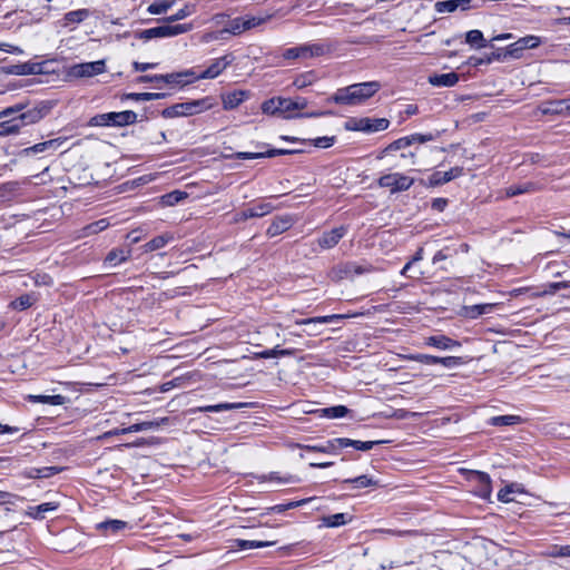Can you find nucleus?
<instances>
[{
    "label": "nucleus",
    "mask_w": 570,
    "mask_h": 570,
    "mask_svg": "<svg viewBox=\"0 0 570 570\" xmlns=\"http://www.w3.org/2000/svg\"><path fill=\"white\" fill-rule=\"evenodd\" d=\"M459 75L456 72L449 73H433L429 76L428 81L434 87H453L459 82Z\"/></svg>",
    "instance_id": "aec40b11"
},
{
    "label": "nucleus",
    "mask_w": 570,
    "mask_h": 570,
    "mask_svg": "<svg viewBox=\"0 0 570 570\" xmlns=\"http://www.w3.org/2000/svg\"><path fill=\"white\" fill-rule=\"evenodd\" d=\"M570 287V281H566V282H556V283H550L547 288L543 291V295H553L554 293H557L559 289H562V288H568Z\"/></svg>",
    "instance_id": "e2e57ef3"
},
{
    "label": "nucleus",
    "mask_w": 570,
    "mask_h": 570,
    "mask_svg": "<svg viewBox=\"0 0 570 570\" xmlns=\"http://www.w3.org/2000/svg\"><path fill=\"white\" fill-rule=\"evenodd\" d=\"M537 190V185L531 181L511 185L508 188H505V196L507 197H514L518 195L527 194V193H533Z\"/></svg>",
    "instance_id": "cd10ccee"
},
{
    "label": "nucleus",
    "mask_w": 570,
    "mask_h": 570,
    "mask_svg": "<svg viewBox=\"0 0 570 570\" xmlns=\"http://www.w3.org/2000/svg\"><path fill=\"white\" fill-rule=\"evenodd\" d=\"M495 307V304H476L465 307V316L470 318H476L483 314L491 313Z\"/></svg>",
    "instance_id": "72a5a7b5"
},
{
    "label": "nucleus",
    "mask_w": 570,
    "mask_h": 570,
    "mask_svg": "<svg viewBox=\"0 0 570 570\" xmlns=\"http://www.w3.org/2000/svg\"><path fill=\"white\" fill-rule=\"evenodd\" d=\"M435 11L439 13L444 12H454L456 9V2L455 0H445V1H438L434 4Z\"/></svg>",
    "instance_id": "680f3d73"
},
{
    "label": "nucleus",
    "mask_w": 570,
    "mask_h": 570,
    "mask_svg": "<svg viewBox=\"0 0 570 570\" xmlns=\"http://www.w3.org/2000/svg\"><path fill=\"white\" fill-rule=\"evenodd\" d=\"M28 180L23 181H7L0 185V202H9L21 195L22 185Z\"/></svg>",
    "instance_id": "f3484780"
},
{
    "label": "nucleus",
    "mask_w": 570,
    "mask_h": 570,
    "mask_svg": "<svg viewBox=\"0 0 570 570\" xmlns=\"http://www.w3.org/2000/svg\"><path fill=\"white\" fill-rule=\"evenodd\" d=\"M414 183V179L400 173L383 175L379 178L380 187L389 188L391 193L407 190Z\"/></svg>",
    "instance_id": "1a4fd4ad"
},
{
    "label": "nucleus",
    "mask_w": 570,
    "mask_h": 570,
    "mask_svg": "<svg viewBox=\"0 0 570 570\" xmlns=\"http://www.w3.org/2000/svg\"><path fill=\"white\" fill-rule=\"evenodd\" d=\"M508 60L507 59V53L504 51V49H497L495 51L489 53L484 59H479L474 62V65H480V63H491L493 61H505Z\"/></svg>",
    "instance_id": "6e6d98bb"
},
{
    "label": "nucleus",
    "mask_w": 570,
    "mask_h": 570,
    "mask_svg": "<svg viewBox=\"0 0 570 570\" xmlns=\"http://www.w3.org/2000/svg\"><path fill=\"white\" fill-rule=\"evenodd\" d=\"M317 77L314 71H307L298 75L293 81V86L297 89H303L307 86L313 85L316 81Z\"/></svg>",
    "instance_id": "ea45409f"
},
{
    "label": "nucleus",
    "mask_w": 570,
    "mask_h": 570,
    "mask_svg": "<svg viewBox=\"0 0 570 570\" xmlns=\"http://www.w3.org/2000/svg\"><path fill=\"white\" fill-rule=\"evenodd\" d=\"M455 2H456V9H459L461 11H468L472 8H474V9L481 8L484 3L483 0H481L476 3H473V0H455Z\"/></svg>",
    "instance_id": "0e129e2a"
},
{
    "label": "nucleus",
    "mask_w": 570,
    "mask_h": 570,
    "mask_svg": "<svg viewBox=\"0 0 570 570\" xmlns=\"http://www.w3.org/2000/svg\"><path fill=\"white\" fill-rule=\"evenodd\" d=\"M61 144L62 141L60 139H50L22 149L20 155L30 156L32 154L43 153L48 149H57Z\"/></svg>",
    "instance_id": "393cba45"
},
{
    "label": "nucleus",
    "mask_w": 570,
    "mask_h": 570,
    "mask_svg": "<svg viewBox=\"0 0 570 570\" xmlns=\"http://www.w3.org/2000/svg\"><path fill=\"white\" fill-rule=\"evenodd\" d=\"M426 345L436 347L439 350H452L453 347H460L461 344L445 335H435L426 338Z\"/></svg>",
    "instance_id": "b1692460"
},
{
    "label": "nucleus",
    "mask_w": 570,
    "mask_h": 570,
    "mask_svg": "<svg viewBox=\"0 0 570 570\" xmlns=\"http://www.w3.org/2000/svg\"><path fill=\"white\" fill-rule=\"evenodd\" d=\"M165 97V94H158V92H140V94H128L126 95L127 99H131L135 101H151L157 100Z\"/></svg>",
    "instance_id": "3c124183"
},
{
    "label": "nucleus",
    "mask_w": 570,
    "mask_h": 570,
    "mask_svg": "<svg viewBox=\"0 0 570 570\" xmlns=\"http://www.w3.org/2000/svg\"><path fill=\"white\" fill-rule=\"evenodd\" d=\"M384 442L385 441H356V440H351L347 438H338V441H337L338 445H341V449H344L347 446H353L354 449L360 450V451H368V450L373 449L374 445L381 444Z\"/></svg>",
    "instance_id": "a878e982"
},
{
    "label": "nucleus",
    "mask_w": 570,
    "mask_h": 570,
    "mask_svg": "<svg viewBox=\"0 0 570 570\" xmlns=\"http://www.w3.org/2000/svg\"><path fill=\"white\" fill-rule=\"evenodd\" d=\"M176 3V0H157L150 3L147 8L149 14H164L171 9Z\"/></svg>",
    "instance_id": "7c9ffc66"
},
{
    "label": "nucleus",
    "mask_w": 570,
    "mask_h": 570,
    "mask_svg": "<svg viewBox=\"0 0 570 570\" xmlns=\"http://www.w3.org/2000/svg\"><path fill=\"white\" fill-rule=\"evenodd\" d=\"M246 406V403H219L215 405L199 406L198 412H223L228 410H237Z\"/></svg>",
    "instance_id": "473e14b6"
},
{
    "label": "nucleus",
    "mask_w": 570,
    "mask_h": 570,
    "mask_svg": "<svg viewBox=\"0 0 570 570\" xmlns=\"http://www.w3.org/2000/svg\"><path fill=\"white\" fill-rule=\"evenodd\" d=\"M223 31L225 33V37L228 35L238 36L243 33L244 24H243V17L234 18L226 22L225 27L223 28Z\"/></svg>",
    "instance_id": "c9c22d12"
},
{
    "label": "nucleus",
    "mask_w": 570,
    "mask_h": 570,
    "mask_svg": "<svg viewBox=\"0 0 570 570\" xmlns=\"http://www.w3.org/2000/svg\"><path fill=\"white\" fill-rule=\"evenodd\" d=\"M275 544L274 541H256V540H236V547L240 549H256V548H265Z\"/></svg>",
    "instance_id": "49530a36"
},
{
    "label": "nucleus",
    "mask_w": 570,
    "mask_h": 570,
    "mask_svg": "<svg viewBox=\"0 0 570 570\" xmlns=\"http://www.w3.org/2000/svg\"><path fill=\"white\" fill-rule=\"evenodd\" d=\"M544 115H570V100H553L544 102L541 107Z\"/></svg>",
    "instance_id": "6ab92c4d"
},
{
    "label": "nucleus",
    "mask_w": 570,
    "mask_h": 570,
    "mask_svg": "<svg viewBox=\"0 0 570 570\" xmlns=\"http://www.w3.org/2000/svg\"><path fill=\"white\" fill-rule=\"evenodd\" d=\"M504 51L507 53V59H509V58L519 59L523 53V50L521 48H519L517 41L511 43L510 46H508L504 49Z\"/></svg>",
    "instance_id": "774afa93"
},
{
    "label": "nucleus",
    "mask_w": 570,
    "mask_h": 570,
    "mask_svg": "<svg viewBox=\"0 0 570 570\" xmlns=\"http://www.w3.org/2000/svg\"><path fill=\"white\" fill-rule=\"evenodd\" d=\"M196 11L195 4H186L184 8L179 9L175 14L167 17V22H175L178 20H183L188 16L193 14Z\"/></svg>",
    "instance_id": "603ef678"
},
{
    "label": "nucleus",
    "mask_w": 570,
    "mask_h": 570,
    "mask_svg": "<svg viewBox=\"0 0 570 570\" xmlns=\"http://www.w3.org/2000/svg\"><path fill=\"white\" fill-rule=\"evenodd\" d=\"M130 249L115 248L108 253L105 262L111 266H116L122 262H126L130 256Z\"/></svg>",
    "instance_id": "c85d7f7f"
},
{
    "label": "nucleus",
    "mask_w": 570,
    "mask_h": 570,
    "mask_svg": "<svg viewBox=\"0 0 570 570\" xmlns=\"http://www.w3.org/2000/svg\"><path fill=\"white\" fill-rule=\"evenodd\" d=\"M412 145V139H410L409 137H402L393 142H391L381 154V156H379V158H383L385 155L392 153V151H396V150H401V149H404L409 146Z\"/></svg>",
    "instance_id": "37998d69"
},
{
    "label": "nucleus",
    "mask_w": 570,
    "mask_h": 570,
    "mask_svg": "<svg viewBox=\"0 0 570 570\" xmlns=\"http://www.w3.org/2000/svg\"><path fill=\"white\" fill-rule=\"evenodd\" d=\"M193 29V24L183 23V24H164L154 27L150 29H145L136 32V37L144 41H148L154 38H171L181 33H186Z\"/></svg>",
    "instance_id": "423d86ee"
},
{
    "label": "nucleus",
    "mask_w": 570,
    "mask_h": 570,
    "mask_svg": "<svg viewBox=\"0 0 570 570\" xmlns=\"http://www.w3.org/2000/svg\"><path fill=\"white\" fill-rule=\"evenodd\" d=\"M517 42L519 48H521L524 51L525 49L537 48L541 43V40L537 36H527L520 38L519 40H517Z\"/></svg>",
    "instance_id": "4d7b16f0"
},
{
    "label": "nucleus",
    "mask_w": 570,
    "mask_h": 570,
    "mask_svg": "<svg viewBox=\"0 0 570 570\" xmlns=\"http://www.w3.org/2000/svg\"><path fill=\"white\" fill-rule=\"evenodd\" d=\"M187 197V193L181 190H174L171 193H168L161 197L163 204L166 206H175L180 200L185 199Z\"/></svg>",
    "instance_id": "8fccbe9b"
},
{
    "label": "nucleus",
    "mask_w": 570,
    "mask_h": 570,
    "mask_svg": "<svg viewBox=\"0 0 570 570\" xmlns=\"http://www.w3.org/2000/svg\"><path fill=\"white\" fill-rule=\"evenodd\" d=\"M344 483H352L355 485V488H358V489L379 485V481H376L367 475H360L354 479H346V480H344Z\"/></svg>",
    "instance_id": "a18cd8bd"
},
{
    "label": "nucleus",
    "mask_w": 570,
    "mask_h": 570,
    "mask_svg": "<svg viewBox=\"0 0 570 570\" xmlns=\"http://www.w3.org/2000/svg\"><path fill=\"white\" fill-rule=\"evenodd\" d=\"M262 110L264 114L279 116L286 119L302 117V112H297L294 108L293 99L276 97L263 102Z\"/></svg>",
    "instance_id": "39448f33"
},
{
    "label": "nucleus",
    "mask_w": 570,
    "mask_h": 570,
    "mask_svg": "<svg viewBox=\"0 0 570 570\" xmlns=\"http://www.w3.org/2000/svg\"><path fill=\"white\" fill-rule=\"evenodd\" d=\"M174 237L170 234L159 235L144 245L145 252H154L165 247Z\"/></svg>",
    "instance_id": "f704fd0d"
},
{
    "label": "nucleus",
    "mask_w": 570,
    "mask_h": 570,
    "mask_svg": "<svg viewBox=\"0 0 570 570\" xmlns=\"http://www.w3.org/2000/svg\"><path fill=\"white\" fill-rule=\"evenodd\" d=\"M468 479L470 481L476 482L479 485H484V490L480 492V497L487 499L490 497L492 489H491V479L490 475L485 472L481 471H469Z\"/></svg>",
    "instance_id": "4be33fe9"
},
{
    "label": "nucleus",
    "mask_w": 570,
    "mask_h": 570,
    "mask_svg": "<svg viewBox=\"0 0 570 570\" xmlns=\"http://www.w3.org/2000/svg\"><path fill=\"white\" fill-rule=\"evenodd\" d=\"M521 422V417L518 415H500L490 419V424L493 426H505L514 425Z\"/></svg>",
    "instance_id": "79ce46f5"
},
{
    "label": "nucleus",
    "mask_w": 570,
    "mask_h": 570,
    "mask_svg": "<svg viewBox=\"0 0 570 570\" xmlns=\"http://www.w3.org/2000/svg\"><path fill=\"white\" fill-rule=\"evenodd\" d=\"M381 88L377 81L354 83L338 89L331 98L335 104L356 106L374 96Z\"/></svg>",
    "instance_id": "f03ea898"
},
{
    "label": "nucleus",
    "mask_w": 570,
    "mask_h": 570,
    "mask_svg": "<svg viewBox=\"0 0 570 570\" xmlns=\"http://www.w3.org/2000/svg\"><path fill=\"white\" fill-rule=\"evenodd\" d=\"M295 350L293 348H284L281 350L278 346L272 348V350H265L256 354L259 358H272V357H279V356H292L294 355Z\"/></svg>",
    "instance_id": "4c0bfd02"
},
{
    "label": "nucleus",
    "mask_w": 570,
    "mask_h": 570,
    "mask_svg": "<svg viewBox=\"0 0 570 570\" xmlns=\"http://www.w3.org/2000/svg\"><path fill=\"white\" fill-rule=\"evenodd\" d=\"M2 71L7 75L17 76L37 75L41 71V67L36 62H23L3 67Z\"/></svg>",
    "instance_id": "2eb2a0df"
},
{
    "label": "nucleus",
    "mask_w": 570,
    "mask_h": 570,
    "mask_svg": "<svg viewBox=\"0 0 570 570\" xmlns=\"http://www.w3.org/2000/svg\"><path fill=\"white\" fill-rule=\"evenodd\" d=\"M465 41L471 45L475 46L476 48H484L487 47L485 40L483 38V33L480 30H470L465 35Z\"/></svg>",
    "instance_id": "c03bdc74"
},
{
    "label": "nucleus",
    "mask_w": 570,
    "mask_h": 570,
    "mask_svg": "<svg viewBox=\"0 0 570 570\" xmlns=\"http://www.w3.org/2000/svg\"><path fill=\"white\" fill-rule=\"evenodd\" d=\"M346 234V228L343 226L336 227L330 232L323 233L317 239L320 247L328 249L334 247Z\"/></svg>",
    "instance_id": "4468645a"
},
{
    "label": "nucleus",
    "mask_w": 570,
    "mask_h": 570,
    "mask_svg": "<svg viewBox=\"0 0 570 570\" xmlns=\"http://www.w3.org/2000/svg\"><path fill=\"white\" fill-rule=\"evenodd\" d=\"M106 71L105 60L77 63L70 67L68 75L75 78H90Z\"/></svg>",
    "instance_id": "9d476101"
},
{
    "label": "nucleus",
    "mask_w": 570,
    "mask_h": 570,
    "mask_svg": "<svg viewBox=\"0 0 570 570\" xmlns=\"http://www.w3.org/2000/svg\"><path fill=\"white\" fill-rule=\"evenodd\" d=\"M136 121L137 114L131 110H125L119 112H107L96 115L90 119V125L122 127L127 125H132Z\"/></svg>",
    "instance_id": "0eeeda50"
},
{
    "label": "nucleus",
    "mask_w": 570,
    "mask_h": 570,
    "mask_svg": "<svg viewBox=\"0 0 570 570\" xmlns=\"http://www.w3.org/2000/svg\"><path fill=\"white\" fill-rule=\"evenodd\" d=\"M275 207L271 203H262L250 208L249 216L263 217L269 214Z\"/></svg>",
    "instance_id": "13d9d810"
},
{
    "label": "nucleus",
    "mask_w": 570,
    "mask_h": 570,
    "mask_svg": "<svg viewBox=\"0 0 570 570\" xmlns=\"http://www.w3.org/2000/svg\"><path fill=\"white\" fill-rule=\"evenodd\" d=\"M212 106L213 104L210 102V98L206 97L197 100L175 104L170 107L165 108L161 115L165 118L194 116L210 109Z\"/></svg>",
    "instance_id": "7ed1b4c3"
},
{
    "label": "nucleus",
    "mask_w": 570,
    "mask_h": 570,
    "mask_svg": "<svg viewBox=\"0 0 570 570\" xmlns=\"http://www.w3.org/2000/svg\"><path fill=\"white\" fill-rule=\"evenodd\" d=\"M29 401L33 403H43L50 405H62L66 402V396L57 395H29Z\"/></svg>",
    "instance_id": "2f4dec72"
},
{
    "label": "nucleus",
    "mask_w": 570,
    "mask_h": 570,
    "mask_svg": "<svg viewBox=\"0 0 570 570\" xmlns=\"http://www.w3.org/2000/svg\"><path fill=\"white\" fill-rule=\"evenodd\" d=\"M321 412L323 416L338 419L344 417L347 414L348 409L344 405H336L332 407H324L321 410Z\"/></svg>",
    "instance_id": "09e8293b"
},
{
    "label": "nucleus",
    "mask_w": 570,
    "mask_h": 570,
    "mask_svg": "<svg viewBox=\"0 0 570 570\" xmlns=\"http://www.w3.org/2000/svg\"><path fill=\"white\" fill-rule=\"evenodd\" d=\"M58 509V503L56 502H46L41 503L36 507L29 508V515L36 518V519H43L46 518V513L52 512Z\"/></svg>",
    "instance_id": "c756f323"
},
{
    "label": "nucleus",
    "mask_w": 570,
    "mask_h": 570,
    "mask_svg": "<svg viewBox=\"0 0 570 570\" xmlns=\"http://www.w3.org/2000/svg\"><path fill=\"white\" fill-rule=\"evenodd\" d=\"M272 14H268V16H265V17H243V24H244V30H250L255 27H258L265 22H267L268 20L272 19Z\"/></svg>",
    "instance_id": "864d4df0"
},
{
    "label": "nucleus",
    "mask_w": 570,
    "mask_h": 570,
    "mask_svg": "<svg viewBox=\"0 0 570 570\" xmlns=\"http://www.w3.org/2000/svg\"><path fill=\"white\" fill-rule=\"evenodd\" d=\"M514 493V484H510L501 489L498 493V499L502 502H511L514 499L511 494Z\"/></svg>",
    "instance_id": "338daca9"
},
{
    "label": "nucleus",
    "mask_w": 570,
    "mask_h": 570,
    "mask_svg": "<svg viewBox=\"0 0 570 570\" xmlns=\"http://www.w3.org/2000/svg\"><path fill=\"white\" fill-rule=\"evenodd\" d=\"M348 521H351V517L346 513H336L323 518L324 524L328 528L340 527L346 524Z\"/></svg>",
    "instance_id": "58836bf2"
},
{
    "label": "nucleus",
    "mask_w": 570,
    "mask_h": 570,
    "mask_svg": "<svg viewBox=\"0 0 570 570\" xmlns=\"http://www.w3.org/2000/svg\"><path fill=\"white\" fill-rule=\"evenodd\" d=\"M23 109L22 104H17L0 111V119L7 118L0 122V137L17 135L22 127L36 124L43 117L42 111L38 108L26 111Z\"/></svg>",
    "instance_id": "f257e3e1"
},
{
    "label": "nucleus",
    "mask_w": 570,
    "mask_h": 570,
    "mask_svg": "<svg viewBox=\"0 0 570 570\" xmlns=\"http://www.w3.org/2000/svg\"><path fill=\"white\" fill-rule=\"evenodd\" d=\"M234 60L235 57L232 53L214 59L208 68H206L202 73L197 76L195 75L194 79H214L230 66Z\"/></svg>",
    "instance_id": "f8f14e48"
},
{
    "label": "nucleus",
    "mask_w": 570,
    "mask_h": 570,
    "mask_svg": "<svg viewBox=\"0 0 570 570\" xmlns=\"http://www.w3.org/2000/svg\"><path fill=\"white\" fill-rule=\"evenodd\" d=\"M337 441H338V438L328 440L323 445L297 444V446L303 450L311 451V452L336 454L337 451L341 449V445H338Z\"/></svg>",
    "instance_id": "5701e85b"
},
{
    "label": "nucleus",
    "mask_w": 570,
    "mask_h": 570,
    "mask_svg": "<svg viewBox=\"0 0 570 570\" xmlns=\"http://www.w3.org/2000/svg\"><path fill=\"white\" fill-rule=\"evenodd\" d=\"M167 423H168V417H163L160 420L145 421V422L137 423V424H138L139 431L141 432V431H147V430H157L158 428H160L161 425L167 424Z\"/></svg>",
    "instance_id": "052dcab7"
},
{
    "label": "nucleus",
    "mask_w": 570,
    "mask_h": 570,
    "mask_svg": "<svg viewBox=\"0 0 570 570\" xmlns=\"http://www.w3.org/2000/svg\"><path fill=\"white\" fill-rule=\"evenodd\" d=\"M333 47L327 41H321L315 43H304L297 47L288 48L284 51L283 57L285 59H309L317 58L330 53Z\"/></svg>",
    "instance_id": "20e7f679"
},
{
    "label": "nucleus",
    "mask_w": 570,
    "mask_h": 570,
    "mask_svg": "<svg viewBox=\"0 0 570 570\" xmlns=\"http://www.w3.org/2000/svg\"><path fill=\"white\" fill-rule=\"evenodd\" d=\"M293 223L294 220L291 215L276 216L266 233L269 237H275L289 229Z\"/></svg>",
    "instance_id": "dca6fc26"
},
{
    "label": "nucleus",
    "mask_w": 570,
    "mask_h": 570,
    "mask_svg": "<svg viewBox=\"0 0 570 570\" xmlns=\"http://www.w3.org/2000/svg\"><path fill=\"white\" fill-rule=\"evenodd\" d=\"M247 98V92L236 90L223 96V107L226 110L238 107Z\"/></svg>",
    "instance_id": "bb28decb"
},
{
    "label": "nucleus",
    "mask_w": 570,
    "mask_h": 570,
    "mask_svg": "<svg viewBox=\"0 0 570 570\" xmlns=\"http://www.w3.org/2000/svg\"><path fill=\"white\" fill-rule=\"evenodd\" d=\"M225 39H227V37H225L223 29L218 30V31L206 32L202 37V41L205 43L216 41V40H225Z\"/></svg>",
    "instance_id": "69168bd1"
},
{
    "label": "nucleus",
    "mask_w": 570,
    "mask_h": 570,
    "mask_svg": "<svg viewBox=\"0 0 570 570\" xmlns=\"http://www.w3.org/2000/svg\"><path fill=\"white\" fill-rule=\"evenodd\" d=\"M95 529L101 535L117 538L130 530L131 527L126 521L110 519L96 523Z\"/></svg>",
    "instance_id": "9b49d317"
},
{
    "label": "nucleus",
    "mask_w": 570,
    "mask_h": 570,
    "mask_svg": "<svg viewBox=\"0 0 570 570\" xmlns=\"http://www.w3.org/2000/svg\"><path fill=\"white\" fill-rule=\"evenodd\" d=\"M108 226H109L108 219L101 218L95 223L87 225L83 228V232L86 235H94V234L105 230Z\"/></svg>",
    "instance_id": "5fc2aeb1"
},
{
    "label": "nucleus",
    "mask_w": 570,
    "mask_h": 570,
    "mask_svg": "<svg viewBox=\"0 0 570 570\" xmlns=\"http://www.w3.org/2000/svg\"><path fill=\"white\" fill-rule=\"evenodd\" d=\"M409 358L420 362V363H423V364H429V365L440 363L444 367H448V368L459 366L463 363L462 358L459 356L439 357V356H433V355H429V354H415V355L409 356Z\"/></svg>",
    "instance_id": "ddd939ff"
},
{
    "label": "nucleus",
    "mask_w": 570,
    "mask_h": 570,
    "mask_svg": "<svg viewBox=\"0 0 570 570\" xmlns=\"http://www.w3.org/2000/svg\"><path fill=\"white\" fill-rule=\"evenodd\" d=\"M342 317H343L342 315L317 316V317H312V318L298 320L295 323L297 325H306V326L307 325H313V326H315V325H321V324H330L333 321L342 318Z\"/></svg>",
    "instance_id": "e433bc0d"
},
{
    "label": "nucleus",
    "mask_w": 570,
    "mask_h": 570,
    "mask_svg": "<svg viewBox=\"0 0 570 570\" xmlns=\"http://www.w3.org/2000/svg\"><path fill=\"white\" fill-rule=\"evenodd\" d=\"M549 556L552 558H570V544L553 546L549 550Z\"/></svg>",
    "instance_id": "bf43d9fd"
},
{
    "label": "nucleus",
    "mask_w": 570,
    "mask_h": 570,
    "mask_svg": "<svg viewBox=\"0 0 570 570\" xmlns=\"http://www.w3.org/2000/svg\"><path fill=\"white\" fill-rule=\"evenodd\" d=\"M463 174L462 167H453L448 171H435L430 176V185L440 186L452 179L460 177Z\"/></svg>",
    "instance_id": "a211bd4d"
},
{
    "label": "nucleus",
    "mask_w": 570,
    "mask_h": 570,
    "mask_svg": "<svg viewBox=\"0 0 570 570\" xmlns=\"http://www.w3.org/2000/svg\"><path fill=\"white\" fill-rule=\"evenodd\" d=\"M390 125L386 118H353L346 124V128L351 130L364 131V132H377L385 130Z\"/></svg>",
    "instance_id": "6e6552de"
},
{
    "label": "nucleus",
    "mask_w": 570,
    "mask_h": 570,
    "mask_svg": "<svg viewBox=\"0 0 570 570\" xmlns=\"http://www.w3.org/2000/svg\"><path fill=\"white\" fill-rule=\"evenodd\" d=\"M36 301L35 294H24L11 302V306L14 309L23 311L32 306Z\"/></svg>",
    "instance_id": "a19ab883"
},
{
    "label": "nucleus",
    "mask_w": 570,
    "mask_h": 570,
    "mask_svg": "<svg viewBox=\"0 0 570 570\" xmlns=\"http://www.w3.org/2000/svg\"><path fill=\"white\" fill-rule=\"evenodd\" d=\"M90 12L88 9H79L75 11H69L65 14V20L67 23H79L89 17Z\"/></svg>",
    "instance_id": "de8ad7c7"
},
{
    "label": "nucleus",
    "mask_w": 570,
    "mask_h": 570,
    "mask_svg": "<svg viewBox=\"0 0 570 570\" xmlns=\"http://www.w3.org/2000/svg\"><path fill=\"white\" fill-rule=\"evenodd\" d=\"M194 77L195 72L193 70H186L183 72L163 75V82L167 85L185 86L195 80Z\"/></svg>",
    "instance_id": "412c9836"
}]
</instances>
